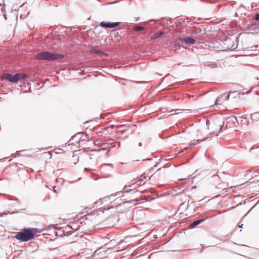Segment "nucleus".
Segmentation results:
<instances>
[{
	"label": "nucleus",
	"instance_id": "nucleus-1",
	"mask_svg": "<svg viewBox=\"0 0 259 259\" xmlns=\"http://www.w3.org/2000/svg\"><path fill=\"white\" fill-rule=\"evenodd\" d=\"M36 233L35 229H24L18 232L14 237L21 241L26 242L33 239Z\"/></svg>",
	"mask_w": 259,
	"mask_h": 259
},
{
	"label": "nucleus",
	"instance_id": "nucleus-2",
	"mask_svg": "<svg viewBox=\"0 0 259 259\" xmlns=\"http://www.w3.org/2000/svg\"><path fill=\"white\" fill-rule=\"evenodd\" d=\"M63 57L64 56L62 54L49 52H40L36 54L35 56V58L37 60H47L48 61L61 59L63 58Z\"/></svg>",
	"mask_w": 259,
	"mask_h": 259
},
{
	"label": "nucleus",
	"instance_id": "nucleus-3",
	"mask_svg": "<svg viewBox=\"0 0 259 259\" xmlns=\"http://www.w3.org/2000/svg\"><path fill=\"white\" fill-rule=\"evenodd\" d=\"M27 75L22 73H16L14 75L9 73H6L2 75V78L5 79L12 82L17 83L18 80L25 79Z\"/></svg>",
	"mask_w": 259,
	"mask_h": 259
},
{
	"label": "nucleus",
	"instance_id": "nucleus-4",
	"mask_svg": "<svg viewBox=\"0 0 259 259\" xmlns=\"http://www.w3.org/2000/svg\"><path fill=\"white\" fill-rule=\"evenodd\" d=\"M237 123V119L235 117H229L224 121L223 126L226 128H230L234 127Z\"/></svg>",
	"mask_w": 259,
	"mask_h": 259
},
{
	"label": "nucleus",
	"instance_id": "nucleus-5",
	"mask_svg": "<svg viewBox=\"0 0 259 259\" xmlns=\"http://www.w3.org/2000/svg\"><path fill=\"white\" fill-rule=\"evenodd\" d=\"M120 22L109 23L106 22H101L100 26L104 28H113L119 26Z\"/></svg>",
	"mask_w": 259,
	"mask_h": 259
},
{
	"label": "nucleus",
	"instance_id": "nucleus-6",
	"mask_svg": "<svg viewBox=\"0 0 259 259\" xmlns=\"http://www.w3.org/2000/svg\"><path fill=\"white\" fill-rule=\"evenodd\" d=\"M229 98V94H224L218 97L215 100V104L222 105L224 101H227Z\"/></svg>",
	"mask_w": 259,
	"mask_h": 259
},
{
	"label": "nucleus",
	"instance_id": "nucleus-7",
	"mask_svg": "<svg viewBox=\"0 0 259 259\" xmlns=\"http://www.w3.org/2000/svg\"><path fill=\"white\" fill-rule=\"evenodd\" d=\"M170 194L172 196H178L181 201H183L184 199L187 197L186 194L184 192H179L178 193H174V190H172L170 191Z\"/></svg>",
	"mask_w": 259,
	"mask_h": 259
},
{
	"label": "nucleus",
	"instance_id": "nucleus-8",
	"mask_svg": "<svg viewBox=\"0 0 259 259\" xmlns=\"http://www.w3.org/2000/svg\"><path fill=\"white\" fill-rule=\"evenodd\" d=\"M184 41L186 44H194L196 42V40L191 37L185 38Z\"/></svg>",
	"mask_w": 259,
	"mask_h": 259
},
{
	"label": "nucleus",
	"instance_id": "nucleus-9",
	"mask_svg": "<svg viewBox=\"0 0 259 259\" xmlns=\"http://www.w3.org/2000/svg\"><path fill=\"white\" fill-rule=\"evenodd\" d=\"M213 126H215V129H212V130L210 132V133H215L217 131H220V130H221V125H215V124H211L210 125V127L212 128Z\"/></svg>",
	"mask_w": 259,
	"mask_h": 259
},
{
	"label": "nucleus",
	"instance_id": "nucleus-10",
	"mask_svg": "<svg viewBox=\"0 0 259 259\" xmlns=\"http://www.w3.org/2000/svg\"><path fill=\"white\" fill-rule=\"evenodd\" d=\"M162 34H163L162 31H159L158 32L155 33L152 36H151V40L155 39L159 37L160 36H161Z\"/></svg>",
	"mask_w": 259,
	"mask_h": 259
},
{
	"label": "nucleus",
	"instance_id": "nucleus-11",
	"mask_svg": "<svg viewBox=\"0 0 259 259\" xmlns=\"http://www.w3.org/2000/svg\"><path fill=\"white\" fill-rule=\"evenodd\" d=\"M202 221H203L202 220H199L194 221L192 223L191 226L192 227H195L196 226H197V225H199V224H200Z\"/></svg>",
	"mask_w": 259,
	"mask_h": 259
},
{
	"label": "nucleus",
	"instance_id": "nucleus-12",
	"mask_svg": "<svg viewBox=\"0 0 259 259\" xmlns=\"http://www.w3.org/2000/svg\"><path fill=\"white\" fill-rule=\"evenodd\" d=\"M144 29V28L143 27L139 26H136L134 27V30L135 31H141Z\"/></svg>",
	"mask_w": 259,
	"mask_h": 259
},
{
	"label": "nucleus",
	"instance_id": "nucleus-13",
	"mask_svg": "<svg viewBox=\"0 0 259 259\" xmlns=\"http://www.w3.org/2000/svg\"><path fill=\"white\" fill-rule=\"evenodd\" d=\"M254 19L256 20V21H258L259 20V13H257L255 15V17H254Z\"/></svg>",
	"mask_w": 259,
	"mask_h": 259
},
{
	"label": "nucleus",
	"instance_id": "nucleus-14",
	"mask_svg": "<svg viewBox=\"0 0 259 259\" xmlns=\"http://www.w3.org/2000/svg\"><path fill=\"white\" fill-rule=\"evenodd\" d=\"M187 178L186 177L184 178V177H183V178H181L180 179H179V181H182V180H187Z\"/></svg>",
	"mask_w": 259,
	"mask_h": 259
},
{
	"label": "nucleus",
	"instance_id": "nucleus-15",
	"mask_svg": "<svg viewBox=\"0 0 259 259\" xmlns=\"http://www.w3.org/2000/svg\"><path fill=\"white\" fill-rule=\"evenodd\" d=\"M242 226H243V224H241V225L239 224L238 225V227L240 228H242Z\"/></svg>",
	"mask_w": 259,
	"mask_h": 259
},
{
	"label": "nucleus",
	"instance_id": "nucleus-16",
	"mask_svg": "<svg viewBox=\"0 0 259 259\" xmlns=\"http://www.w3.org/2000/svg\"><path fill=\"white\" fill-rule=\"evenodd\" d=\"M86 171L88 170V169L87 168H85L84 169Z\"/></svg>",
	"mask_w": 259,
	"mask_h": 259
},
{
	"label": "nucleus",
	"instance_id": "nucleus-17",
	"mask_svg": "<svg viewBox=\"0 0 259 259\" xmlns=\"http://www.w3.org/2000/svg\"><path fill=\"white\" fill-rule=\"evenodd\" d=\"M109 150H108V151H107V153L108 152H109Z\"/></svg>",
	"mask_w": 259,
	"mask_h": 259
}]
</instances>
